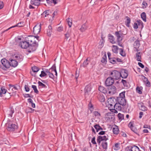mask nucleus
<instances>
[{
  "instance_id": "nucleus-6",
  "label": "nucleus",
  "mask_w": 151,
  "mask_h": 151,
  "mask_svg": "<svg viewBox=\"0 0 151 151\" xmlns=\"http://www.w3.org/2000/svg\"><path fill=\"white\" fill-rule=\"evenodd\" d=\"M41 25V24H40L39 25H37L34 27L33 33L34 35H37L40 32Z\"/></svg>"
},
{
  "instance_id": "nucleus-10",
  "label": "nucleus",
  "mask_w": 151,
  "mask_h": 151,
  "mask_svg": "<svg viewBox=\"0 0 151 151\" xmlns=\"http://www.w3.org/2000/svg\"><path fill=\"white\" fill-rule=\"evenodd\" d=\"M115 35L117 37V42H120L122 40V33H121V31L116 32L115 33Z\"/></svg>"
},
{
  "instance_id": "nucleus-48",
  "label": "nucleus",
  "mask_w": 151,
  "mask_h": 151,
  "mask_svg": "<svg viewBox=\"0 0 151 151\" xmlns=\"http://www.w3.org/2000/svg\"><path fill=\"white\" fill-rule=\"evenodd\" d=\"M118 116L119 119H122L124 118V115L120 113L118 114Z\"/></svg>"
},
{
  "instance_id": "nucleus-22",
  "label": "nucleus",
  "mask_w": 151,
  "mask_h": 151,
  "mask_svg": "<svg viewBox=\"0 0 151 151\" xmlns=\"http://www.w3.org/2000/svg\"><path fill=\"white\" fill-rule=\"evenodd\" d=\"M109 38L110 40V42L114 44L116 43L115 41L114 40V37L111 34L109 35Z\"/></svg>"
},
{
  "instance_id": "nucleus-34",
  "label": "nucleus",
  "mask_w": 151,
  "mask_h": 151,
  "mask_svg": "<svg viewBox=\"0 0 151 151\" xmlns=\"http://www.w3.org/2000/svg\"><path fill=\"white\" fill-rule=\"evenodd\" d=\"M127 19L125 21V24L127 27H129V24L130 23V19L129 17H127Z\"/></svg>"
},
{
  "instance_id": "nucleus-24",
  "label": "nucleus",
  "mask_w": 151,
  "mask_h": 151,
  "mask_svg": "<svg viewBox=\"0 0 151 151\" xmlns=\"http://www.w3.org/2000/svg\"><path fill=\"white\" fill-rule=\"evenodd\" d=\"M99 100L101 102H103L105 101V99L103 95L100 94L98 96Z\"/></svg>"
},
{
  "instance_id": "nucleus-40",
  "label": "nucleus",
  "mask_w": 151,
  "mask_h": 151,
  "mask_svg": "<svg viewBox=\"0 0 151 151\" xmlns=\"http://www.w3.org/2000/svg\"><path fill=\"white\" fill-rule=\"evenodd\" d=\"M139 109L142 111H145L147 110V108L144 106L142 104H141V106L139 107Z\"/></svg>"
},
{
  "instance_id": "nucleus-30",
  "label": "nucleus",
  "mask_w": 151,
  "mask_h": 151,
  "mask_svg": "<svg viewBox=\"0 0 151 151\" xmlns=\"http://www.w3.org/2000/svg\"><path fill=\"white\" fill-rule=\"evenodd\" d=\"M7 114L9 115V116L11 117H12V115L14 113V110L12 109H11L9 111H8L7 112Z\"/></svg>"
},
{
  "instance_id": "nucleus-39",
  "label": "nucleus",
  "mask_w": 151,
  "mask_h": 151,
  "mask_svg": "<svg viewBox=\"0 0 151 151\" xmlns=\"http://www.w3.org/2000/svg\"><path fill=\"white\" fill-rule=\"evenodd\" d=\"M57 0H48L47 1V2L50 4H51L53 3L55 4L57 3Z\"/></svg>"
},
{
  "instance_id": "nucleus-2",
  "label": "nucleus",
  "mask_w": 151,
  "mask_h": 151,
  "mask_svg": "<svg viewBox=\"0 0 151 151\" xmlns=\"http://www.w3.org/2000/svg\"><path fill=\"white\" fill-rule=\"evenodd\" d=\"M1 65H0L1 68L4 70H5L6 68H9L10 67V65L9 61L5 58H3L1 60Z\"/></svg>"
},
{
  "instance_id": "nucleus-33",
  "label": "nucleus",
  "mask_w": 151,
  "mask_h": 151,
  "mask_svg": "<svg viewBox=\"0 0 151 151\" xmlns=\"http://www.w3.org/2000/svg\"><path fill=\"white\" fill-rule=\"evenodd\" d=\"M141 17L142 19V20L145 21V22H146V14L145 12H142L141 15Z\"/></svg>"
},
{
  "instance_id": "nucleus-9",
  "label": "nucleus",
  "mask_w": 151,
  "mask_h": 151,
  "mask_svg": "<svg viewBox=\"0 0 151 151\" xmlns=\"http://www.w3.org/2000/svg\"><path fill=\"white\" fill-rule=\"evenodd\" d=\"M117 100L118 103L122 106H124L126 105V102L125 98L118 97Z\"/></svg>"
},
{
  "instance_id": "nucleus-43",
  "label": "nucleus",
  "mask_w": 151,
  "mask_h": 151,
  "mask_svg": "<svg viewBox=\"0 0 151 151\" xmlns=\"http://www.w3.org/2000/svg\"><path fill=\"white\" fill-rule=\"evenodd\" d=\"M102 63H105L106 62V55L105 54L102 57L101 61Z\"/></svg>"
},
{
  "instance_id": "nucleus-18",
  "label": "nucleus",
  "mask_w": 151,
  "mask_h": 151,
  "mask_svg": "<svg viewBox=\"0 0 151 151\" xmlns=\"http://www.w3.org/2000/svg\"><path fill=\"white\" fill-rule=\"evenodd\" d=\"M42 0H31V4L35 6H38L40 4V2Z\"/></svg>"
},
{
  "instance_id": "nucleus-62",
  "label": "nucleus",
  "mask_w": 151,
  "mask_h": 151,
  "mask_svg": "<svg viewBox=\"0 0 151 151\" xmlns=\"http://www.w3.org/2000/svg\"><path fill=\"white\" fill-rule=\"evenodd\" d=\"M95 137H93L91 140V142L94 144H96V142L95 141Z\"/></svg>"
},
{
  "instance_id": "nucleus-13",
  "label": "nucleus",
  "mask_w": 151,
  "mask_h": 151,
  "mask_svg": "<svg viewBox=\"0 0 151 151\" xmlns=\"http://www.w3.org/2000/svg\"><path fill=\"white\" fill-rule=\"evenodd\" d=\"M16 127V126L14 124L9 123L7 129L9 131H14V129Z\"/></svg>"
},
{
  "instance_id": "nucleus-42",
  "label": "nucleus",
  "mask_w": 151,
  "mask_h": 151,
  "mask_svg": "<svg viewBox=\"0 0 151 151\" xmlns=\"http://www.w3.org/2000/svg\"><path fill=\"white\" fill-rule=\"evenodd\" d=\"M137 24H138V25L139 26H140L141 27V28H142L143 27V23L140 20H138L137 21Z\"/></svg>"
},
{
  "instance_id": "nucleus-25",
  "label": "nucleus",
  "mask_w": 151,
  "mask_h": 151,
  "mask_svg": "<svg viewBox=\"0 0 151 151\" xmlns=\"http://www.w3.org/2000/svg\"><path fill=\"white\" fill-rule=\"evenodd\" d=\"M87 28V26L86 24V23H85L83 24L80 29V31L82 32H83L85 31Z\"/></svg>"
},
{
  "instance_id": "nucleus-15",
  "label": "nucleus",
  "mask_w": 151,
  "mask_h": 151,
  "mask_svg": "<svg viewBox=\"0 0 151 151\" xmlns=\"http://www.w3.org/2000/svg\"><path fill=\"white\" fill-rule=\"evenodd\" d=\"M9 64L10 65V66H11L13 67H16L18 65L17 62L14 60L10 59L9 60Z\"/></svg>"
},
{
  "instance_id": "nucleus-51",
  "label": "nucleus",
  "mask_w": 151,
  "mask_h": 151,
  "mask_svg": "<svg viewBox=\"0 0 151 151\" xmlns=\"http://www.w3.org/2000/svg\"><path fill=\"white\" fill-rule=\"evenodd\" d=\"M119 50H120V54L123 56H125V54L124 52L123 51V49L122 48H120Z\"/></svg>"
},
{
  "instance_id": "nucleus-50",
  "label": "nucleus",
  "mask_w": 151,
  "mask_h": 151,
  "mask_svg": "<svg viewBox=\"0 0 151 151\" xmlns=\"http://www.w3.org/2000/svg\"><path fill=\"white\" fill-rule=\"evenodd\" d=\"M68 22L69 27H71L72 24L71 20L69 18L68 19Z\"/></svg>"
},
{
  "instance_id": "nucleus-55",
  "label": "nucleus",
  "mask_w": 151,
  "mask_h": 151,
  "mask_svg": "<svg viewBox=\"0 0 151 151\" xmlns=\"http://www.w3.org/2000/svg\"><path fill=\"white\" fill-rule=\"evenodd\" d=\"M93 114L95 116H101V114L100 113H99L97 111H94L93 112Z\"/></svg>"
},
{
  "instance_id": "nucleus-12",
  "label": "nucleus",
  "mask_w": 151,
  "mask_h": 151,
  "mask_svg": "<svg viewBox=\"0 0 151 151\" xmlns=\"http://www.w3.org/2000/svg\"><path fill=\"white\" fill-rule=\"evenodd\" d=\"M108 87V89L109 90V93H114L116 92V88L114 86L111 85Z\"/></svg>"
},
{
  "instance_id": "nucleus-16",
  "label": "nucleus",
  "mask_w": 151,
  "mask_h": 151,
  "mask_svg": "<svg viewBox=\"0 0 151 151\" xmlns=\"http://www.w3.org/2000/svg\"><path fill=\"white\" fill-rule=\"evenodd\" d=\"M107 139H108L106 138V136H99L97 137V142L99 144L100 143L101 141L103 140L106 141Z\"/></svg>"
},
{
  "instance_id": "nucleus-14",
  "label": "nucleus",
  "mask_w": 151,
  "mask_h": 151,
  "mask_svg": "<svg viewBox=\"0 0 151 151\" xmlns=\"http://www.w3.org/2000/svg\"><path fill=\"white\" fill-rule=\"evenodd\" d=\"M52 12L50 10H48L44 11L42 14V17H45L47 16L50 15L51 16Z\"/></svg>"
},
{
  "instance_id": "nucleus-36",
  "label": "nucleus",
  "mask_w": 151,
  "mask_h": 151,
  "mask_svg": "<svg viewBox=\"0 0 151 151\" xmlns=\"http://www.w3.org/2000/svg\"><path fill=\"white\" fill-rule=\"evenodd\" d=\"M116 58H112L109 59L110 62L113 64L116 63Z\"/></svg>"
},
{
  "instance_id": "nucleus-35",
  "label": "nucleus",
  "mask_w": 151,
  "mask_h": 151,
  "mask_svg": "<svg viewBox=\"0 0 151 151\" xmlns=\"http://www.w3.org/2000/svg\"><path fill=\"white\" fill-rule=\"evenodd\" d=\"M142 87L141 86H137L136 88V91L139 94H141L142 93Z\"/></svg>"
},
{
  "instance_id": "nucleus-41",
  "label": "nucleus",
  "mask_w": 151,
  "mask_h": 151,
  "mask_svg": "<svg viewBox=\"0 0 151 151\" xmlns=\"http://www.w3.org/2000/svg\"><path fill=\"white\" fill-rule=\"evenodd\" d=\"M88 58H87L83 63V66L84 67H86L88 64L89 61H88Z\"/></svg>"
},
{
  "instance_id": "nucleus-56",
  "label": "nucleus",
  "mask_w": 151,
  "mask_h": 151,
  "mask_svg": "<svg viewBox=\"0 0 151 151\" xmlns=\"http://www.w3.org/2000/svg\"><path fill=\"white\" fill-rule=\"evenodd\" d=\"M51 70L52 71V70H53V71L55 70V71H56V67L55 65V64H54L52 65V67L50 69V70Z\"/></svg>"
},
{
  "instance_id": "nucleus-45",
  "label": "nucleus",
  "mask_w": 151,
  "mask_h": 151,
  "mask_svg": "<svg viewBox=\"0 0 151 151\" xmlns=\"http://www.w3.org/2000/svg\"><path fill=\"white\" fill-rule=\"evenodd\" d=\"M35 110V109L31 108H28L26 110V111L27 113H32Z\"/></svg>"
},
{
  "instance_id": "nucleus-31",
  "label": "nucleus",
  "mask_w": 151,
  "mask_h": 151,
  "mask_svg": "<svg viewBox=\"0 0 151 151\" xmlns=\"http://www.w3.org/2000/svg\"><path fill=\"white\" fill-rule=\"evenodd\" d=\"M144 77V82H145L146 85L148 87H150V83L148 81V79L145 77Z\"/></svg>"
},
{
  "instance_id": "nucleus-44",
  "label": "nucleus",
  "mask_w": 151,
  "mask_h": 151,
  "mask_svg": "<svg viewBox=\"0 0 151 151\" xmlns=\"http://www.w3.org/2000/svg\"><path fill=\"white\" fill-rule=\"evenodd\" d=\"M32 87L33 88V90H34V92L35 93L38 94L39 93V91L37 89L36 86L35 85H32Z\"/></svg>"
},
{
  "instance_id": "nucleus-54",
  "label": "nucleus",
  "mask_w": 151,
  "mask_h": 151,
  "mask_svg": "<svg viewBox=\"0 0 151 151\" xmlns=\"http://www.w3.org/2000/svg\"><path fill=\"white\" fill-rule=\"evenodd\" d=\"M89 109L91 111H92L93 109V106L92 104L90 102L88 105Z\"/></svg>"
},
{
  "instance_id": "nucleus-5",
  "label": "nucleus",
  "mask_w": 151,
  "mask_h": 151,
  "mask_svg": "<svg viewBox=\"0 0 151 151\" xmlns=\"http://www.w3.org/2000/svg\"><path fill=\"white\" fill-rule=\"evenodd\" d=\"M114 80L111 77L108 78L105 81V85L107 86L112 85L114 82Z\"/></svg>"
},
{
  "instance_id": "nucleus-27",
  "label": "nucleus",
  "mask_w": 151,
  "mask_h": 151,
  "mask_svg": "<svg viewBox=\"0 0 151 151\" xmlns=\"http://www.w3.org/2000/svg\"><path fill=\"white\" fill-rule=\"evenodd\" d=\"M120 105H121V104H120L119 103L118 104L116 103L114 105V107L116 110H121L122 109V108Z\"/></svg>"
},
{
  "instance_id": "nucleus-3",
  "label": "nucleus",
  "mask_w": 151,
  "mask_h": 151,
  "mask_svg": "<svg viewBox=\"0 0 151 151\" xmlns=\"http://www.w3.org/2000/svg\"><path fill=\"white\" fill-rule=\"evenodd\" d=\"M110 75L111 76V77L114 79L118 80L120 77L119 72L116 70H114L110 72Z\"/></svg>"
},
{
  "instance_id": "nucleus-26",
  "label": "nucleus",
  "mask_w": 151,
  "mask_h": 151,
  "mask_svg": "<svg viewBox=\"0 0 151 151\" xmlns=\"http://www.w3.org/2000/svg\"><path fill=\"white\" fill-rule=\"evenodd\" d=\"M142 53L140 52H137L136 54V57L137 58V60L138 61L141 62V55Z\"/></svg>"
},
{
  "instance_id": "nucleus-37",
  "label": "nucleus",
  "mask_w": 151,
  "mask_h": 151,
  "mask_svg": "<svg viewBox=\"0 0 151 151\" xmlns=\"http://www.w3.org/2000/svg\"><path fill=\"white\" fill-rule=\"evenodd\" d=\"M102 145L104 149H106L107 147V143L106 142H102Z\"/></svg>"
},
{
  "instance_id": "nucleus-17",
  "label": "nucleus",
  "mask_w": 151,
  "mask_h": 151,
  "mask_svg": "<svg viewBox=\"0 0 151 151\" xmlns=\"http://www.w3.org/2000/svg\"><path fill=\"white\" fill-rule=\"evenodd\" d=\"M140 44L139 40H136L134 42V46L136 51L138 52L139 51L138 49L140 47Z\"/></svg>"
},
{
  "instance_id": "nucleus-32",
  "label": "nucleus",
  "mask_w": 151,
  "mask_h": 151,
  "mask_svg": "<svg viewBox=\"0 0 151 151\" xmlns=\"http://www.w3.org/2000/svg\"><path fill=\"white\" fill-rule=\"evenodd\" d=\"M118 47L117 46L113 45L112 50L114 52L117 53L118 52Z\"/></svg>"
},
{
  "instance_id": "nucleus-20",
  "label": "nucleus",
  "mask_w": 151,
  "mask_h": 151,
  "mask_svg": "<svg viewBox=\"0 0 151 151\" xmlns=\"http://www.w3.org/2000/svg\"><path fill=\"white\" fill-rule=\"evenodd\" d=\"M130 150L131 151H141L139 148L136 145L131 146Z\"/></svg>"
},
{
  "instance_id": "nucleus-52",
  "label": "nucleus",
  "mask_w": 151,
  "mask_h": 151,
  "mask_svg": "<svg viewBox=\"0 0 151 151\" xmlns=\"http://www.w3.org/2000/svg\"><path fill=\"white\" fill-rule=\"evenodd\" d=\"M94 127L96 130L97 132H98L99 131V124H96L94 126Z\"/></svg>"
},
{
  "instance_id": "nucleus-58",
  "label": "nucleus",
  "mask_w": 151,
  "mask_h": 151,
  "mask_svg": "<svg viewBox=\"0 0 151 151\" xmlns=\"http://www.w3.org/2000/svg\"><path fill=\"white\" fill-rule=\"evenodd\" d=\"M131 130L134 132L135 133H136L137 134H138V135H139V134H138L137 133V129H136L134 127H132V128L131 129Z\"/></svg>"
},
{
  "instance_id": "nucleus-60",
  "label": "nucleus",
  "mask_w": 151,
  "mask_h": 151,
  "mask_svg": "<svg viewBox=\"0 0 151 151\" xmlns=\"http://www.w3.org/2000/svg\"><path fill=\"white\" fill-rule=\"evenodd\" d=\"M115 109L114 108V109H110V111L112 112L117 113H118V112L116 110V109Z\"/></svg>"
},
{
  "instance_id": "nucleus-7",
  "label": "nucleus",
  "mask_w": 151,
  "mask_h": 151,
  "mask_svg": "<svg viewBox=\"0 0 151 151\" xmlns=\"http://www.w3.org/2000/svg\"><path fill=\"white\" fill-rule=\"evenodd\" d=\"M91 85L89 84L87 85L84 89V94L85 96H88L91 93Z\"/></svg>"
},
{
  "instance_id": "nucleus-23",
  "label": "nucleus",
  "mask_w": 151,
  "mask_h": 151,
  "mask_svg": "<svg viewBox=\"0 0 151 151\" xmlns=\"http://www.w3.org/2000/svg\"><path fill=\"white\" fill-rule=\"evenodd\" d=\"M112 130L114 134H117L119 133V130L117 126H116L115 127L113 128Z\"/></svg>"
},
{
  "instance_id": "nucleus-53",
  "label": "nucleus",
  "mask_w": 151,
  "mask_h": 151,
  "mask_svg": "<svg viewBox=\"0 0 151 151\" xmlns=\"http://www.w3.org/2000/svg\"><path fill=\"white\" fill-rule=\"evenodd\" d=\"M125 92H123L120 93L119 96L118 97H120L121 98H125Z\"/></svg>"
},
{
  "instance_id": "nucleus-8",
  "label": "nucleus",
  "mask_w": 151,
  "mask_h": 151,
  "mask_svg": "<svg viewBox=\"0 0 151 151\" xmlns=\"http://www.w3.org/2000/svg\"><path fill=\"white\" fill-rule=\"evenodd\" d=\"M119 73L120 77H122V78H126L128 76L127 70L124 69H121Z\"/></svg>"
},
{
  "instance_id": "nucleus-46",
  "label": "nucleus",
  "mask_w": 151,
  "mask_h": 151,
  "mask_svg": "<svg viewBox=\"0 0 151 151\" xmlns=\"http://www.w3.org/2000/svg\"><path fill=\"white\" fill-rule=\"evenodd\" d=\"M38 84L39 85V86L41 87L42 88H46L47 86H46L42 83L41 82L39 81L38 82Z\"/></svg>"
},
{
  "instance_id": "nucleus-64",
  "label": "nucleus",
  "mask_w": 151,
  "mask_h": 151,
  "mask_svg": "<svg viewBox=\"0 0 151 151\" xmlns=\"http://www.w3.org/2000/svg\"><path fill=\"white\" fill-rule=\"evenodd\" d=\"M9 90L11 89L12 90H13V88L14 87V85L12 84H9Z\"/></svg>"
},
{
  "instance_id": "nucleus-38",
  "label": "nucleus",
  "mask_w": 151,
  "mask_h": 151,
  "mask_svg": "<svg viewBox=\"0 0 151 151\" xmlns=\"http://www.w3.org/2000/svg\"><path fill=\"white\" fill-rule=\"evenodd\" d=\"M1 95H2V94H5L7 91V90L5 89L4 87H1Z\"/></svg>"
},
{
  "instance_id": "nucleus-47",
  "label": "nucleus",
  "mask_w": 151,
  "mask_h": 151,
  "mask_svg": "<svg viewBox=\"0 0 151 151\" xmlns=\"http://www.w3.org/2000/svg\"><path fill=\"white\" fill-rule=\"evenodd\" d=\"M122 82L125 86L126 87H128V83L127 82L126 80L122 79Z\"/></svg>"
},
{
  "instance_id": "nucleus-4",
  "label": "nucleus",
  "mask_w": 151,
  "mask_h": 151,
  "mask_svg": "<svg viewBox=\"0 0 151 151\" xmlns=\"http://www.w3.org/2000/svg\"><path fill=\"white\" fill-rule=\"evenodd\" d=\"M28 42V41L25 40V38L24 40L20 42L19 45H20L21 47L22 48L26 49L27 47L29 48V44Z\"/></svg>"
},
{
  "instance_id": "nucleus-49",
  "label": "nucleus",
  "mask_w": 151,
  "mask_h": 151,
  "mask_svg": "<svg viewBox=\"0 0 151 151\" xmlns=\"http://www.w3.org/2000/svg\"><path fill=\"white\" fill-rule=\"evenodd\" d=\"M47 75V73H45V71H42L41 72V74H40V77H44Z\"/></svg>"
},
{
  "instance_id": "nucleus-59",
  "label": "nucleus",
  "mask_w": 151,
  "mask_h": 151,
  "mask_svg": "<svg viewBox=\"0 0 151 151\" xmlns=\"http://www.w3.org/2000/svg\"><path fill=\"white\" fill-rule=\"evenodd\" d=\"M25 24V23L24 22L22 21L19 22V27H23Z\"/></svg>"
},
{
  "instance_id": "nucleus-11",
  "label": "nucleus",
  "mask_w": 151,
  "mask_h": 151,
  "mask_svg": "<svg viewBox=\"0 0 151 151\" xmlns=\"http://www.w3.org/2000/svg\"><path fill=\"white\" fill-rule=\"evenodd\" d=\"M116 99L114 98H110L108 100V103L109 105L111 107L114 106L116 103Z\"/></svg>"
},
{
  "instance_id": "nucleus-61",
  "label": "nucleus",
  "mask_w": 151,
  "mask_h": 151,
  "mask_svg": "<svg viewBox=\"0 0 151 151\" xmlns=\"http://www.w3.org/2000/svg\"><path fill=\"white\" fill-rule=\"evenodd\" d=\"M65 37L67 40L69 37L70 36V34L69 32H67L66 34L65 35Z\"/></svg>"
},
{
  "instance_id": "nucleus-28",
  "label": "nucleus",
  "mask_w": 151,
  "mask_h": 151,
  "mask_svg": "<svg viewBox=\"0 0 151 151\" xmlns=\"http://www.w3.org/2000/svg\"><path fill=\"white\" fill-rule=\"evenodd\" d=\"M33 72L34 73L37 72L39 70L40 68L36 66H34L31 68Z\"/></svg>"
},
{
  "instance_id": "nucleus-57",
  "label": "nucleus",
  "mask_w": 151,
  "mask_h": 151,
  "mask_svg": "<svg viewBox=\"0 0 151 151\" xmlns=\"http://www.w3.org/2000/svg\"><path fill=\"white\" fill-rule=\"evenodd\" d=\"M147 6V3L145 1H143L142 4V8H146Z\"/></svg>"
},
{
  "instance_id": "nucleus-19",
  "label": "nucleus",
  "mask_w": 151,
  "mask_h": 151,
  "mask_svg": "<svg viewBox=\"0 0 151 151\" xmlns=\"http://www.w3.org/2000/svg\"><path fill=\"white\" fill-rule=\"evenodd\" d=\"M52 32V27L51 25H49L48 29H47V35L48 36H50Z\"/></svg>"
},
{
  "instance_id": "nucleus-29",
  "label": "nucleus",
  "mask_w": 151,
  "mask_h": 151,
  "mask_svg": "<svg viewBox=\"0 0 151 151\" xmlns=\"http://www.w3.org/2000/svg\"><path fill=\"white\" fill-rule=\"evenodd\" d=\"M119 143H116L115 144V146H114L113 148L115 150L117 151L120 149Z\"/></svg>"
},
{
  "instance_id": "nucleus-63",
  "label": "nucleus",
  "mask_w": 151,
  "mask_h": 151,
  "mask_svg": "<svg viewBox=\"0 0 151 151\" xmlns=\"http://www.w3.org/2000/svg\"><path fill=\"white\" fill-rule=\"evenodd\" d=\"M133 122H130L129 124V127H130L131 129L132 128V127H134L133 125Z\"/></svg>"
},
{
  "instance_id": "nucleus-21",
  "label": "nucleus",
  "mask_w": 151,
  "mask_h": 151,
  "mask_svg": "<svg viewBox=\"0 0 151 151\" xmlns=\"http://www.w3.org/2000/svg\"><path fill=\"white\" fill-rule=\"evenodd\" d=\"M99 90L101 92L105 93H106L107 91L106 89L103 86H100L99 87Z\"/></svg>"
},
{
  "instance_id": "nucleus-1",
  "label": "nucleus",
  "mask_w": 151,
  "mask_h": 151,
  "mask_svg": "<svg viewBox=\"0 0 151 151\" xmlns=\"http://www.w3.org/2000/svg\"><path fill=\"white\" fill-rule=\"evenodd\" d=\"M25 40L28 41V43L29 44V49L28 52H31L35 51L38 46V44L36 42L35 40V37L34 36L30 35L25 37Z\"/></svg>"
}]
</instances>
